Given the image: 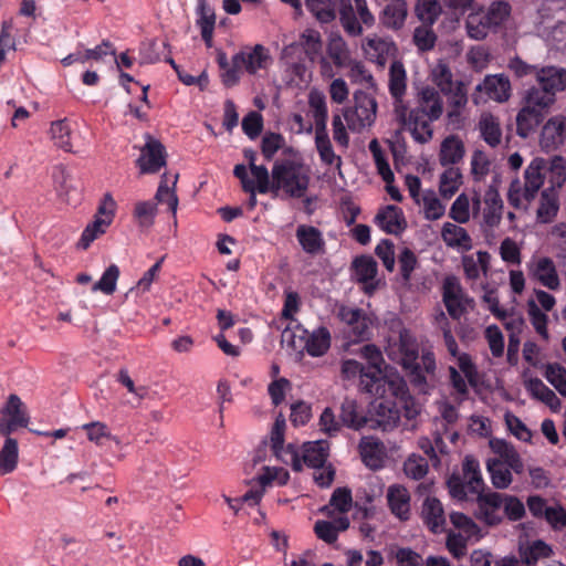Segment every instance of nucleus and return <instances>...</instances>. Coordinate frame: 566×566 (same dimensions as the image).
Instances as JSON below:
<instances>
[{
    "label": "nucleus",
    "mask_w": 566,
    "mask_h": 566,
    "mask_svg": "<svg viewBox=\"0 0 566 566\" xmlns=\"http://www.w3.org/2000/svg\"><path fill=\"white\" fill-rule=\"evenodd\" d=\"M450 495L465 501L469 494L476 496L475 517L486 526H497L503 522L502 507L504 493L485 492L480 463L473 455H465L461 472H453L447 480Z\"/></svg>",
    "instance_id": "f257e3e1"
},
{
    "label": "nucleus",
    "mask_w": 566,
    "mask_h": 566,
    "mask_svg": "<svg viewBox=\"0 0 566 566\" xmlns=\"http://www.w3.org/2000/svg\"><path fill=\"white\" fill-rule=\"evenodd\" d=\"M418 102V106L410 109L406 104L396 105L395 115L401 128L395 133V136L398 138L401 130H408L415 142L427 144L433 136L431 122L439 119L442 115V99L434 87L426 86L419 92Z\"/></svg>",
    "instance_id": "f03ea898"
},
{
    "label": "nucleus",
    "mask_w": 566,
    "mask_h": 566,
    "mask_svg": "<svg viewBox=\"0 0 566 566\" xmlns=\"http://www.w3.org/2000/svg\"><path fill=\"white\" fill-rule=\"evenodd\" d=\"M389 356L405 370L410 384L420 394H428L436 379V357L430 350L419 355L416 338L406 329L399 334L397 352Z\"/></svg>",
    "instance_id": "7ed1b4c3"
},
{
    "label": "nucleus",
    "mask_w": 566,
    "mask_h": 566,
    "mask_svg": "<svg viewBox=\"0 0 566 566\" xmlns=\"http://www.w3.org/2000/svg\"><path fill=\"white\" fill-rule=\"evenodd\" d=\"M300 165L293 160H276L272 167V182H270L269 170L265 166H253L252 175L256 179L255 189L260 193L272 191L276 193L280 189L292 198H301L310 185L307 175L298 174Z\"/></svg>",
    "instance_id": "20e7f679"
},
{
    "label": "nucleus",
    "mask_w": 566,
    "mask_h": 566,
    "mask_svg": "<svg viewBox=\"0 0 566 566\" xmlns=\"http://www.w3.org/2000/svg\"><path fill=\"white\" fill-rule=\"evenodd\" d=\"M353 98L354 107H345L343 115L348 128L354 133H360L375 123L378 104L371 94L363 90L356 91Z\"/></svg>",
    "instance_id": "39448f33"
},
{
    "label": "nucleus",
    "mask_w": 566,
    "mask_h": 566,
    "mask_svg": "<svg viewBox=\"0 0 566 566\" xmlns=\"http://www.w3.org/2000/svg\"><path fill=\"white\" fill-rule=\"evenodd\" d=\"M538 92L526 91L524 105L516 115V134L527 138L543 123L549 105L537 97Z\"/></svg>",
    "instance_id": "423d86ee"
},
{
    "label": "nucleus",
    "mask_w": 566,
    "mask_h": 566,
    "mask_svg": "<svg viewBox=\"0 0 566 566\" xmlns=\"http://www.w3.org/2000/svg\"><path fill=\"white\" fill-rule=\"evenodd\" d=\"M536 81L539 86H531L527 91L538 92L537 97L551 106L555 102L556 92L566 91V70L556 66L541 67Z\"/></svg>",
    "instance_id": "0eeeda50"
},
{
    "label": "nucleus",
    "mask_w": 566,
    "mask_h": 566,
    "mask_svg": "<svg viewBox=\"0 0 566 566\" xmlns=\"http://www.w3.org/2000/svg\"><path fill=\"white\" fill-rule=\"evenodd\" d=\"M285 427V419L280 415L271 431V450L279 460L291 465L293 471L301 472L302 462L297 448L292 443L284 444Z\"/></svg>",
    "instance_id": "6e6552de"
},
{
    "label": "nucleus",
    "mask_w": 566,
    "mask_h": 566,
    "mask_svg": "<svg viewBox=\"0 0 566 566\" xmlns=\"http://www.w3.org/2000/svg\"><path fill=\"white\" fill-rule=\"evenodd\" d=\"M364 384L365 392L382 398L384 400H388V397H394L400 401L410 398L406 381L398 376L392 378H388L385 375L378 378L367 377Z\"/></svg>",
    "instance_id": "1a4fd4ad"
},
{
    "label": "nucleus",
    "mask_w": 566,
    "mask_h": 566,
    "mask_svg": "<svg viewBox=\"0 0 566 566\" xmlns=\"http://www.w3.org/2000/svg\"><path fill=\"white\" fill-rule=\"evenodd\" d=\"M146 143L140 149V156L136 160V166L142 175L157 174L167 165V153L163 143L151 135H145Z\"/></svg>",
    "instance_id": "9d476101"
},
{
    "label": "nucleus",
    "mask_w": 566,
    "mask_h": 566,
    "mask_svg": "<svg viewBox=\"0 0 566 566\" xmlns=\"http://www.w3.org/2000/svg\"><path fill=\"white\" fill-rule=\"evenodd\" d=\"M0 434L10 436L18 427H27L30 418L25 405L18 395L11 394L0 410Z\"/></svg>",
    "instance_id": "9b49d317"
},
{
    "label": "nucleus",
    "mask_w": 566,
    "mask_h": 566,
    "mask_svg": "<svg viewBox=\"0 0 566 566\" xmlns=\"http://www.w3.org/2000/svg\"><path fill=\"white\" fill-rule=\"evenodd\" d=\"M338 316L346 324V333L352 342L356 343L369 337V319L363 310L342 306Z\"/></svg>",
    "instance_id": "f8f14e48"
},
{
    "label": "nucleus",
    "mask_w": 566,
    "mask_h": 566,
    "mask_svg": "<svg viewBox=\"0 0 566 566\" xmlns=\"http://www.w3.org/2000/svg\"><path fill=\"white\" fill-rule=\"evenodd\" d=\"M566 140V117L563 115L549 118L541 132L539 144L544 151L556 150Z\"/></svg>",
    "instance_id": "ddd939ff"
},
{
    "label": "nucleus",
    "mask_w": 566,
    "mask_h": 566,
    "mask_svg": "<svg viewBox=\"0 0 566 566\" xmlns=\"http://www.w3.org/2000/svg\"><path fill=\"white\" fill-rule=\"evenodd\" d=\"M358 452L363 463L370 470L377 471L384 467L386 447L380 439L373 436L363 437L358 443Z\"/></svg>",
    "instance_id": "4468645a"
},
{
    "label": "nucleus",
    "mask_w": 566,
    "mask_h": 566,
    "mask_svg": "<svg viewBox=\"0 0 566 566\" xmlns=\"http://www.w3.org/2000/svg\"><path fill=\"white\" fill-rule=\"evenodd\" d=\"M376 224L388 234L399 235L407 228L401 208L395 205H388L380 209L375 217Z\"/></svg>",
    "instance_id": "2eb2a0df"
},
{
    "label": "nucleus",
    "mask_w": 566,
    "mask_h": 566,
    "mask_svg": "<svg viewBox=\"0 0 566 566\" xmlns=\"http://www.w3.org/2000/svg\"><path fill=\"white\" fill-rule=\"evenodd\" d=\"M400 421V410L395 402L380 401L375 408L374 417L369 418V428L390 431Z\"/></svg>",
    "instance_id": "dca6fc26"
},
{
    "label": "nucleus",
    "mask_w": 566,
    "mask_h": 566,
    "mask_svg": "<svg viewBox=\"0 0 566 566\" xmlns=\"http://www.w3.org/2000/svg\"><path fill=\"white\" fill-rule=\"evenodd\" d=\"M475 92H485L489 98L499 103L506 102L511 96V83L504 74L486 75Z\"/></svg>",
    "instance_id": "f3484780"
},
{
    "label": "nucleus",
    "mask_w": 566,
    "mask_h": 566,
    "mask_svg": "<svg viewBox=\"0 0 566 566\" xmlns=\"http://www.w3.org/2000/svg\"><path fill=\"white\" fill-rule=\"evenodd\" d=\"M386 497L392 515L400 521H408L410 518V493L403 485H390Z\"/></svg>",
    "instance_id": "a211bd4d"
},
{
    "label": "nucleus",
    "mask_w": 566,
    "mask_h": 566,
    "mask_svg": "<svg viewBox=\"0 0 566 566\" xmlns=\"http://www.w3.org/2000/svg\"><path fill=\"white\" fill-rule=\"evenodd\" d=\"M329 455V443L327 440H317L306 442L303 446V454L301 458L302 464H306L308 468H321L323 467Z\"/></svg>",
    "instance_id": "6ab92c4d"
},
{
    "label": "nucleus",
    "mask_w": 566,
    "mask_h": 566,
    "mask_svg": "<svg viewBox=\"0 0 566 566\" xmlns=\"http://www.w3.org/2000/svg\"><path fill=\"white\" fill-rule=\"evenodd\" d=\"M339 418L344 426L354 430H359L365 426L369 427V418L354 399L346 398L342 402Z\"/></svg>",
    "instance_id": "aec40b11"
},
{
    "label": "nucleus",
    "mask_w": 566,
    "mask_h": 566,
    "mask_svg": "<svg viewBox=\"0 0 566 566\" xmlns=\"http://www.w3.org/2000/svg\"><path fill=\"white\" fill-rule=\"evenodd\" d=\"M481 138L492 148L497 147L502 140L500 120L492 113H482L478 123Z\"/></svg>",
    "instance_id": "412c9836"
},
{
    "label": "nucleus",
    "mask_w": 566,
    "mask_h": 566,
    "mask_svg": "<svg viewBox=\"0 0 566 566\" xmlns=\"http://www.w3.org/2000/svg\"><path fill=\"white\" fill-rule=\"evenodd\" d=\"M465 154L464 144L457 135L446 137L440 146L439 163L441 166L458 164Z\"/></svg>",
    "instance_id": "4be33fe9"
},
{
    "label": "nucleus",
    "mask_w": 566,
    "mask_h": 566,
    "mask_svg": "<svg viewBox=\"0 0 566 566\" xmlns=\"http://www.w3.org/2000/svg\"><path fill=\"white\" fill-rule=\"evenodd\" d=\"M422 518L432 533H439L446 523L441 502L436 497H427L422 505Z\"/></svg>",
    "instance_id": "5701e85b"
},
{
    "label": "nucleus",
    "mask_w": 566,
    "mask_h": 566,
    "mask_svg": "<svg viewBox=\"0 0 566 566\" xmlns=\"http://www.w3.org/2000/svg\"><path fill=\"white\" fill-rule=\"evenodd\" d=\"M407 17V3L405 0H391L380 15L381 23L392 30H399L403 27Z\"/></svg>",
    "instance_id": "b1692460"
},
{
    "label": "nucleus",
    "mask_w": 566,
    "mask_h": 566,
    "mask_svg": "<svg viewBox=\"0 0 566 566\" xmlns=\"http://www.w3.org/2000/svg\"><path fill=\"white\" fill-rule=\"evenodd\" d=\"M559 209L558 196L555 187H548L541 193L539 207L537 209V220L542 223L551 222Z\"/></svg>",
    "instance_id": "393cba45"
},
{
    "label": "nucleus",
    "mask_w": 566,
    "mask_h": 566,
    "mask_svg": "<svg viewBox=\"0 0 566 566\" xmlns=\"http://www.w3.org/2000/svg\"><path fill=\"white\" fill-rule=\"evenodd\" d=\"M296 238L303 250L311 254L318 253L324 245L321 231L313 226H298Z\"/></svg>",
    "instance_id": "a878e982"
},
{
    "label": "nucleus",
    "mask_w": 566,
    "mask_h": 566,
    "mask_svg": "<svg viewBox=\"0 0 566 566\" xmlns=\"http://www.w3.org/2000/svg\"><path fill=\"white\" fill-rule=\"evenodd\" d=\"M406 70L400 62H394L389 69V92L397 104H405L402 96L406 93Z\"/></svg>",
    "instance_id": "bb28decb"
},
{
    "label": "nucleus",
    "mask_w": 566,
    "mask_h": 566,
    "mask_svg": "<svg viewBox=\"0 0 566 566\" xmlns=\"http://www.w3.org/2000/svg\"><path fill=\"white\" fill-rule=\"evenodd\" d=\"M331 347V334L326 327H319L310 334L304 348L312 357L323 356Z\"/></svg>",
    "instance_id": "cd10ccee"
},
{
    "label": "nucleus",
    "mask_w": 566,
    "mask_h": 566,
    "mask_svg": "<svg viewBox=\"0 0 566 566\" xmlns=\"http://www.w3.org/2000/svg\"><path fill=\"white\" fill-rule=\"evenodd\" d=\"M486 469L495 489L504 490L512 483V471L500 459H489L486 462Z\"/></svg>",
    "instance_id": "c85d7f7f"
},
{
    "label": "nucleus",
    "mask_w": 566,
    "mask_h": 566,
    "mask_svg": "<svg viewBox=\"0 0 566 566\" xmlns=\"http://www.w3.org/2000/svg\"><path fill=\"white\" fill-rule=\"evenodd\" d=\"M273 63L270 50L262 44H255L248 52L247 72L251 75L256 74L259 70H268Z\"/></svg>",
    "instance_id": "c756f323"
},
{
    "label": "nucleus",
    "mask_w": 566,
    "mask_h": 566,
    "mask_svg": "<svg viewBox=\"0 0 566 566\" xmlns=\"http://www.w3.org/2000/svg\"><path fill=\"white\" fill-rule=\"evenodd\" d=\"M441 237L448 247L471 248V238L467 230L451 222H446L441 230Z\"/></svg>",
    "instance_id": "7c9ffc66"
},
{
    "label": "nucleus",
    "mask_w": 566,
    "mask_h": 566,
    "mask_svg": "<svg viewBox=\"0 0 566 566\" xmlns=\"http://www.w3.org/2000/svg\"><path fill=\"white\" fill-rule=\"evenodd\" d=\"M178 174H175L172 176L171 187H169L168 175L167 172L163 174L155 195V199L159 202L166 201L169 207V210H171L174 213L176 212L178 207V197L176 195V185L178 181Z\"/></svg>",
    "instance_id": "2f4dec72"
},
{
    "label": "nucleus",
    "mask_w": 566,
    "mask_h": 566,
    "mask_svg": "<svg viewBox=\"0 0 566 566\" xmlns=\"http://www.w3.org/2000/svg\"><path fill=\"white\" fill-rule=\"evenodd\" d=\"M0 451V474H8L15 470L18 465L19 449L18 441L9 436Z\"/></svg>",
    "instance_id": "473e14b6"
},
{
    "label": "nucleus",
    "mask_w": 566,
    "mask_h": 566,
    "mask_svg": "<svg viewBox=\"0 0 566 566\" xmlns=\"http://www.w3.org/2000/svg\"><path fill=\"white\" fill-rule=\"evenodd\" d=\"M339 20L348 35L358 36L361 34L363 28L356 18L352 0H339Z\"/></svg>",
    "instance_id": "72a5a7b5"
},
{
    "label": "nucleus",
    "mask_w": 566,
    "mask_h": 566,
    "mask_svg": "<svg viewBox=\"0 0 566 566\" xmlns=\"http://www.w3.org/2000/svg\"><path fill=\"white\" fill-rule=\"evenodd\" d=\"M300 44H302L303 53L311 60L315 61L322 52L323 42L321 33L315 29H306L300 35Z\"/></svg>",
    "instance_id": "f704fd0d"
},
{
    "label": "nucleus",
    "mask_w": 566,
    "mask_h": 566,
    "mask_svg": "<svg viewBox=\"0 0 566 566\" xmlns=\"http://www.w3.org/2000/svg\"><path fill=\"white\" fill-rule=\"evenodd\" d=\"M336 0H306L307 10L321 22L329 23L336 18Z\"/></svg>",
    "instance_id": "c9c22d12"
},
{
    "label": "nucleus",
    "mask_w": 566,
    "mask_h": 566,
    "mask_svg": "<svg viewBox=\"0 0 566 566\" xmlns=\"http://www.w3.org/2000/svg\"><path fill=\"white\" fill-rule=\"evenodd\" d=\"M353 269L357 276V283H368L377 274V262L370 255H360L354 259Z\"/></svg>",
    "instance_id": "e433bc0d"
},
{
    "label": "nucleus",
    "mask_w": 566,
    "mask_h": 566,
    "mask_svg": "<svg viewBox=\"0 0 566 566\" xmlns=\"http://www.w3.org/2000/svg\"><path fill=\"white\" fill-rule=\"evenodd\" d=\"M360 355L364 359L367 360L368 367L366 370L377 378L382 374V367L385 365V360L380 349L374 344L364 345L360 349Z\"/></svg>",
    "instance_id": "4c0bfd02"
},
{
    "label": "nucleus",
    "mask_w": 566,
    "mask_h": 566,
    "mask_svg": "<svg viewBox=\"0 0 566 566\" xmlns=\"http://www.w3.org/2000/svg\"><path fill=\"white\" fill-rule=\"evenodd\" d=\"M50 133L59 148L65 151H72L71 128L67 119L52 122Z\"/></svg>",
    "instance_id": "58836bf2"
},
{
    "label": "nucleus",
    "mask_w": 566,
    "mask_h": 566,
    "mask_svg": "<svg viewBox=\"0 0 566 566\" xmlns=\"http://www.w3.org/2000/svg\"><path fill=\"white\" fill-rule=\"evenodd\" d=\"M511 13V6L506 1H494L484 14L485 23L491 28L500 27Z\"/></svg>",
    "instance_id": "ea45409f"
},
{
    "label": "nucleus",
    "mask_w": 566,
    "mask_h": 566,
    "mask_svg": "<svg viewBox=\"0 0 566 566\" xmlns=\"http://www.w3.org/2000/svg\"><path fill=\"white\" fill-rule=\"evenodd\" d=\"M415 10L420 21L432 25L441 13V6L438 0H418Z\"/></svg>",
    "instance_id": "a19ab883"
},
{
    "label": "nucleus",
    "mask_w": 566,
    "mask_h": 566,
    "mask_svg": "<svg viewBox=\"0 0 566 566\" xmlns=\"http://www.w3.org/2000/svg\"><path fill=\"white\" fill-rule=\"evenodd\" d=\"M457 287L460 285H443V302L449 315L454 319H459L464 313L461 297L455 292Z\"/></svg>",
    "instance_id": "79ce46f5"
},
{
    "label": "nucleus",
    "mask_w": 566,
    "mask_h": 566,
    "mask_svg": "<svg viewBox=\"0 0 566 566\" xmlns=\"http://www.w3.org/2000/svg\"><path fill=\"white\" fill-rule=\"evenodd\" d=\"M503 503V520L507 518L510 522H517L525 517V505L517 496L504 493Z\"/></svg>",
    "instance_id": "37998d69"
},
{
    "label": "nucleus",
    "mask_w": 566,
    "mask_h": 566,
    "mask_svg": "<svg viewBox=\"0 0 566 566\" xmlns=\"http://www.w3.org/2000/svg\"><path fill=\"white\" fill-rule=\"evenodd\" d=\"M342 376L344 379H355L359 378L360 389L364 391V381L367 377L376 378V376L371 375L366 370V367L355 359L344 360L342 364Z\"/></svg>",
    "instance_id": "c03bdc74"
},
{
    "label": "nucleus",
    "mask_w": 566,
    "mask_h": 566,
    "mask_svg": "<svg viewBox=\"0 0 566 566\" xmlns=\"http://www.w3.org/2000/svg\"><path fill=\"white\" fill-rule=\"evenodd\" d=\"M526 388L534 398L545 402L548 406H553L554 402H558V398L555 392L549 389L539 378H531L526 382Z\"/></svg>",
    "instance_id": "a18cd8bd"
},
{
    "label": "nucleus",
    "mask_w": 566,
    "mask_h": 566,
    "mask_svg": "<svg viewBox=\"0 0 566 566\" xmlns=\"http://www.w3.org/2000/svg\"><path fill=\"white\" fill-rule=\"evenodd\" d=\"M547 381L563 396L566 397V368L554 363L547 364L545 374Z\"/></svg>",
    "instance_id": "49530a36"
},
{
    "label": "nucleus",
    "mask_w": 566,
    "mask_h": 566,
    "mask_svg": "<svg viewBox=\"0 0 566 566\" xmlns=\"http://www.w3.org/2000/svg\"><path fill=\"white\" fill-rule=\"evenodd\" d=\"M285 146V138L280 133L268 132L261 140V151L266 160H272L279 149Z\"/></svg>",
    "instance_id": "de8ad7c7"
},
{
    "label": "nucleus",
    "mask_w": 566,
    "mask_h": 566,
    "mask_svg": "<svg viewBox=\"0 0 566 566\" xmlns=\"http://www.w3.org/2000/svg\"><path fill=\"white\" fill-rule=\"evenodd\" d=\"M533 275L539 283H559L555 264L549 258H542L537 262Z\"/></svg>",
    "instance_id": "09e8293b"
},
{
    "label": "nucleus",
    "mask_w": 566,
    "mask_h": 566,
    "mask_svg": "<svg viewBox=\"0 0 566 566\" xmlns=\"http://www.w3.org/2000/svg\"><path fill=\"white\" fill-rule=\"evenodd\" d=\"M545 167V159L539 157L534 158L524 172L525 186L534 185V187L541 189L544 184V175L542 174V170Z\"/></svg>",
    "instance_id": "8fccbe9b"
},
{
    "label": "nucleus",
    "mask_w": 566,
    "mask_h": 566,
    "mask_svg": "<svg viewBox=\"0 0 566 566\" xmlns=\"http://www.w3.org/2000/svg\"><path fill=\"white\" fill-rule=\"evenodd\" d=\"M397 566H423L422 556L410 547H397L390 552Z\"/></svg>",
    "instance_id": "3c124183"
},
{
    "label": "nucleus",
    "mask_w": 566,
    "mask_h": 566,
    "mask_svg": "<svg viewBox=\"0 0 566 566\" xmlns=\"http://www.w3.org/2000/svg\"><path fill=\"white\" fill-rule=\"evenodd\" d=\"M157 213V203L148 200L137 202L134 209V217L138 220L140 227H150Z\"/></svg>",
    "instance_id": "603ef678"
},
{
    "label": "nucleus",
    "mask_w": 566,
    "mask_h": 566,
    "mask_svg": "<svg viewBox=\"0 0 566 566\" xmlns=\"http://www.w3.org/2000/svg\"><path fill=\"white\" fill-rule=\"evenodd\" d=\"M82 429L86 431L87 439L97 446L103 444V439L116 440V437L112 436L108 427L104 422L93 421L82 426Z\"/></svg>",
    "instance_id": "864d4df0"
},
{
    "label": "nucleus",
    "mask_w": 566,
    "mask_h": 566,
    "mask_svg": "<svg viewBox=\"0 0 566 566\" xmlns=\"http://www.w3.org/2000/svg\"><path fill=\"white\" fill-rule=\"evenodd\" d=\"M449 216L458 223H467L470 219V200L463 192L451 205Z\"/></svg>",
    "instance_id": "5fc2aeb1"
},
{
    "label": "nucleus",
    "mask_w": 566,
    "mask_h": 566,
    "mask_svg": "<svg viewBox=\"0 0 566 566\" xmlns=\"http://www.w3.org/2000/svg\"><path fill=\"white\" fill-rule=\"evenodd\" d=\"M428 461L427 459L412 454L407 459L403 464V471L407 476L413 480H420L428 473Z\"/></svg>",
    "instance_id": "6e6d98bb"
},
{
    "label": "nucleus",
    "mask_w": 566,
    "mask_h": 566,
    "mask_svg": "<svg viewBox=\"0 0 566 566\" xmlns=\"http://www.w3.org/2000/svg\"><path fill=\"white\" fill-rule=\"evenodd\" d=\"M432 80L441 92H450L454 83L449 65L442 61H439L432 70Z\"/></svg>",
    "instance_id": "4d7b16f0"
},
{
    "label": "nucleus",
    "mask_w": 566,
    "mask_h": 566,
    "mask_svg": "<svg viewBox=\"0 0 566 566\" xmlns=\"http://www.w3.org/2000/svg\"><path fill=\"white\" fill-rule=\"evenodd\" d=\"M315 146L323 164L340 168L342 158L334 153L329 138L319 137V140H315Z\"/></svg>",
    "instance_id": "13d9d810"
},
{
    "label": "nucleus",
    "mask_w": 566,
    "mask_h": 566,
    "mask_svg": "<svg viewBox=\"0 0 566 566\" xmlns=\"http://www.w3.org/2000/svg\"><path fill=\"white\" fill-rule=\"evenodd\" d=\"M196 13L198 15L196 24L200 28L201 31L214 30L216 13L213 8H211L207 1L197 3Z\"/></svg>",
    "instance_id": "bf43d9fd"
},
{
    "label": "nucleus",
    "mask_w": 566,
    "mask_h": 566,
    "mask_svg": "<svg viewBox=\"0 0 566 566\" xmlns=\"http://www.w3.org/2000/svg\"><path fill=\"white\" fill-rule=\"evenodd\" d=\"M437 35L431 28L418 27L413 31V43L419 51L427 52L434 48Z\"/></svg>",
    "instance_id": "052dcab7"
},
{
    "label": "nucleus",
    "mask_w": 566,
    "mask_h": 566,
    "mask_svg": "<svg viewBox=\"0 0 566 566\" xmlns=\"http://www.w3.org/2000/svg\"><path fill=\"white\" fill-rule=\"evenodd\" d=\"M242 130L250 139H255L263 129V117L260 113L251 111L242 119Z\"/></svg>",
    "instance_id": "680f3d73"
},
{
    "label": "nucleus",
    "mask_w": 566,
    "mask_h": 566,
    "mask_svg": "<svg viewBox=\"0 0 566 566\" xmlns=\"http://www.w3.org/2000/svg\"><path fill=\"white\" fill-rule=\"evenodd\" d=\"M327 54L336 66L346 65L348 54L346 43L340 36L331 39L327 45Z\"/></svg>",
    "instance_id": "e2e57ef3"
},
{
    "label": "nucleus",
    "mask_w": 566,
    "mask_h": 566,
    "mask_svg": "<svg viewBox=\"0 0 566 566\" xmlns=\"http://www.w3.org/2000/svg\"><path fill=\"white\" fill-rule=\"evenodd\" d=\"M398 263L402 279L405 281H409L412 271L418 265V258L416 253L409 248H403L398 256Z\"/></svg>",
    "instance_id": "0e129e2a"
},
{
    "label": "nucleus",
    "mask_w": 566,
    "mask_h": 566,
    "mask_svg": "<svg viewBox=\"0 0 566 566\" xmlns=\"http://www.w3.org/2000/svg\"><path fill=\"white\" fill-rule=\"evenodd\" d=\"M376 255L382 261L384 266L391 272L395 268V245L391 240L382 239L375 249Z\"/></svg>",
    "instance_id": "69168bd1"
},
{
    "label": "nucleus",
    "mask_w": 566,
    "mask_h": 566,
    "mask_svg": "<svg viewBox=\"0 0 566 566\" xmlns=\"http://www.w3.org/2000/svg\"><path fill=\"white\" fill-rule=\"evenodd\" d=\"M442 93L448 96L449 105L453 108H463L468 103L467 87L462 81L453 83L450 92Z\"/></svg>",
    "instance_id": "338daca9"
},
{
    "label": "nucleus",
    "mask_w": 566,
    "mask_h": 566,
    "mask_svg": "<svg viewBox=\"0 0 566 566\" xmlns=\"http://www.w3.org/2000/svg\"><path fill=\"white\" fill-rule=\"evenodd\" d=\"M352 491L348 488H337L329 500V504L340 513L348 512L352 507Z\"/></svg>",
    "instance_id": "774afa93"
}]
</instances>
